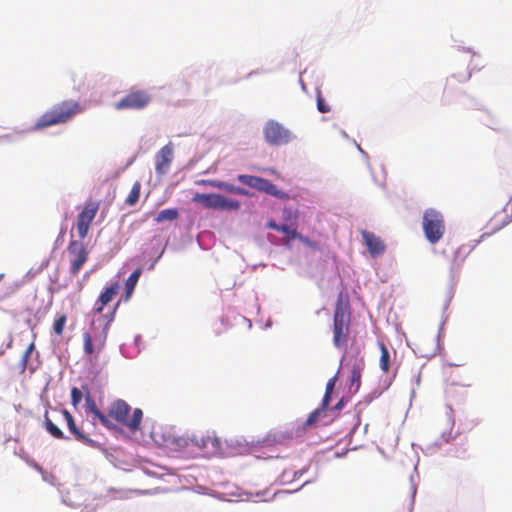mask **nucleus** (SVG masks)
I'll return each mask as SVG.
<instances>
[{
	"mask_svg": "<svg viewBox=\"0 0 512 512\" xmlns=\"http://www.w3.org/2000/svg\"><path fill=\"white\" fill-rule=\"evenodd\" d=\"M99 207V201L88 200L77 215L76 228L80 239L88 236L90 226L98 213Z\"/></svg>",
	"mask_w": 512,
	"mask_h": 512,
	"instance_id": "nucleus-10",
	"label": "nucleus"
},
{
	"mask_svg": "<svg viewBox=\"0 0 512 512\" xmlns=\"http://www.w3.org/2000/svg\"><path fill=\"white\" fill-rule=\"evenodd\" d=\"M118 284H112L109 287H106L105 290L100 294L98 301L96 302L94 312L97 314L102 313L104 306H106L113 297L117 294Z\"/></svg>",
	"mask_w": 512,
	"mask_h": 512,
	"instance_id": "nucleus-17",
	"label": "nucleus"
},
{
	"mask_svg": "<svg viewBox=\"0 0 512 512\" xmlns=\"http://www.w3.org/2000/svg\"><path fill=\"white\" fill-rule=\"evenodd\" d=\"M192 441L208 455H215L222 451V442L214 432L195 435Z\"/></svg>",
	"mask_w": 512,
	"mask_h": 512,
	"instance_id": "nucleus-12",
	"label": "nucleus"
},
{
	"mask_svg": "<svg viewBox=\"0 0 512 512\" xmlns=\"http://www.w3.org/2000/svg\"><path fill=\"white\" fill-rule=\"evenodd\" d=\"M321 414H323L322 409H316L313 412H311L305 422V426L309 427L315 424Z\"/></svg>",
	"mask_w": 512,
	"mask_h": 512,
	"instance_id": "nucleus-29",
	"label": "nucleus"
},
{
	"mask_svg": "<svg viewBox=\"0 0 512 512\" xmlns=\"http://www.w3.org/2000/svg\"><path fill=\"white\" fill-rule=\"evenodd\" d=\"M486 234H487V233H485V234H482V235H481V238H484Z\"/></svg>",
	"mask_w": 512,
	"mask_h": 512,
	"instance_id": "nucleus-41",
	"label": "nucleus"
},
{
	"mask_svg": "<svg viewBox=\"0 0 512 512\" xmlns=\"http://www.w3.org/2000/svg\"><path fill=\"white\" fill-rule=\"evenodd\" d=\"M236 194L243 195V196H248L249 195V191L244 189V188L238 187L237 190H236Z\"/></svg>",
	"mask_w": 512,
	"mask_h": 512,
	"instance_id": "nucleus-37",
	"label": "nucleus"
},
{
	"mask_svg": "<svg viewBox=\"0 0 512 512\" xmlns=\"http://www.w3.org/2000/svg\"><path fill=\"white\" fill-rule=\"evenodd\" d=\"M317 109L321 113H327L331 110L330 106L326 103L325 99L320 94L317 95Z\"/></svg>",
	"mask_w": 512,
	"mask_h": 512,
	"instance_id": "nucleus-31",
	"label": "nucleus"
},
{
	"mask_svg": "<svg viewBox=\"0 0 512 512\" xmlns=\"http://www.w3.org/2000/svg\"><path fill=\"white\" fill-rule=\"evenodd\" d=\"M364 244L366 245L369 253L373 256L382 255L385 252L386 246L380 237L374 233L363 230L361 232Z\"/></svg>",
	"mask_w": 512,
	"mask_h": 512,
	"instance_id": "nucleus-15",
	"label": "nucleus"
},
{
	"mask_svg": "<svg viewBox=\"0 0 512 512\" xmlns=\"http://www.w3.org/2000/svg\"><path fill=\"white\" fill-rule=\"evenodd\" d=\"M66 321L67 316L65 314H62L59 317H57V319H55L53 323V331L55 332V334H57L58 336H61L63 334Z\"/></svg>",
	"mask_w": 512,
	"mask_h": 512,
	"instance_id": "nucleus-27",
	"label": "nucleus"
},
{
	"mask_svg": "<svg viewBox=\"0 0 512 512\" xmlns=\"http://www.w3.org/2000/svg\"><path fill=\"white\" fill-rule=\"evenodd\" d=\"M152 97L146 90L131 89L114 107L116 110H142L151 102Z\"/></svg>",
	"mask_w": 512,
	"mask_h": 512,
	"instance_id": "nucleus-9",
	"label": "nucleus"
},
{
	"mask_svg": "<svg viewBox=\"0 0 512 512\" xmlns=\"http://www.w3.org/2000/svg\"><path fill=\"white\" fill-rule=\"evenodd\" d=\"M486 234H487V233H485V234H482V235H481V238H484Z\"/></svg>",
	"mask_w": 512,
	"mask_h": 512,
	"instance_id": "nucleus-42",
	"label": "nucleus"
},
{
	"mask_svg": "<svg viewBox=\"0 0 512 512\" xmlns=\"http://www.w3.org/2000/svg\"><path fill=\"white\" fill-rule=\"evenodd\" d=\"M192 201L194 203L202 204L205 208L214 210L236 211L240 208V202L238 200L226 198L215 193H196L194 194Z\"/></svg>",
	"mask_w": 512,
	"mask_h": 512,
	"instance_id": "nucleus-7",
	"label": "nucleus"
},
{
	"mask_svg": "<svg viewBox=\"0 0 512 512\" xmlns=\"http://www.w3.org/2000/svg\"><path fill=\"white\" fill-rule=\"evenodd\" d=\"M83 110L79 102L73 99L63 100L43 113L34 124L33 130L67 123Z\"/></svg>",
	"mask_w": 512,
	"mask_h": 512,
	"instance_id": "nucleus-2",
	"label": "nucleus"
},
{
	"mask_svg": "<svg viewBox=\"0 0 512 512\" xmlns=\"http://www.w3.org/2000/svg\"><path fill=\"white\" fill-rule=\"evenodd\" d=\"M343 404V401L341 400L337 405L335 406L336 409H339Z\"/></svg>",
	"mask_w": 512,
	"mask_h": 512,
	"instance_id": "nucleus-38",
	"label": "nucleus"
},
{
	"mask_svg": "<svg viewBox=\"0 0 512 512\" xmlns=\"http://www.w3.org/2000/svg\"><path fill=\"white\" fill-rule=\"evenodd\" d=\"M70 256V273L76 276L83 264L88 260V251L85 245L78 240H71L67 247Z\"/></svg>",
	"mask_w": 512,
	"mask_h": 512,
	"instance_id": "nucleus-11",
	"label": "nucleus"
},
{
	"mask_svg": "<svg viewBox=\"0 0 512 512\" xmlns=\"http://www.w3.org/2000/svg\"><path fill=\"white\" fill-rule=\"evenodd\" d=\"M62 414L66 420L69 431L74 435L75 439L84 444L91 445L93 441L79 430V428L76 426L72 414L65 409L62 411Z\"/></svg>",
	"mask_w": 512,
	"mask_h": 512,
	"instance_id": "nucleus-16",
	"label": "nucleus"
},
{
	"mask_svg": "<svg viewBox=\"0 0 512 512\" xmlns=\"http://www.w3.org/2000/svg\"><path fill=\"white\" fill-rule=\"evenodd\" d=\"M267 227L270 228V229H273L275 231H278L280 230L281 228V225L280 224H277L275 221L273 220H270L268 223H267Z\"/></svg>",
	"mask_w": 512,
	"mask_h": 512,
	"instance_id": "nucleus-36",
	"label": "nucleus"
},
{
	"mask_svg": "<svg viewBox=\"0 0 512 512\" xmlns=\"http://www.w3.org/2000/svg\"><path fill=\"white\" fill-rule=\"evenodd\" d=\"M351 331V306L347 293L338 294L333 315V345L346 349Z\"/></svg>",
	"mask_w": 512,
	"mask_h": 512,
	"instance_id": "nucleus-1",
	"label": "nucleus"
},
{
	"mask_svg": "<svg viewBox=\"0 0 512 512\" xmlns=\"http://www.w3.org/2000/svg\"><path fill=\"white\" fill-rule=\"evenodd\" d=\"M498 217L499 214H496L490 220V234L495 233L510 222V218L508 216H505L501 221H498Z\"/></svg>",
	"mask_w": 512,
	"mask_h": 512,
	"instance_id": "nucleus-25",
	"label": "nucleus"
},
{
	"mask_svg": "<svg viewBox=\"0 0 512 512\" xmlns=\"http://www.w3.org/2000/svg\"><path fill=\"white\" fill-rule=\"evenodd\" d=\"M363 371V362L356 363L353 365L351 370V378H350V390H354L356 392L361 385V377Z\"/></svg>",
	"mask_w": 512,
	"mask_h": 512,
	"instance_id": "nucleus-18",
	"label": "nucleus"
},
{
	"mask_svg": "<svg viewBox=\"0 0 512 512\" xmlns=\"http://www.w3.org/2000/svg\"><path fill=\"white\" fill-rule=\"evenodd\" d=\"M331 395L332 394L325 393L324 396H323L322 405H321V408H320V409H322L323 413H324L326 407L329 405V402H330V399H331Z\"/></svg>",
	"mask_w": 512,
	"mask_h": 512,
	"instance_id": "nucleus-35",
	"label": "nucleus"
},
{
	"mask_svg": "<svg viewBox=\"0 0 512 512\" xmlns=\"http://www.w3.org/2000/svg\"><path fill=\"white\" fill-rule=\"evenodd\" d=\"M141 273H142L141 269L138 268L135 271H133L130 274V276L128 277V279L126 280L125 287H126L127 296H130L133 293L134 288L141 276Z\"/></svg>",
	"mask_w": 512,
	"mask_h": 512,
	"instance_id": "nucleus-22",
	"label": "nucleus"
},
{
	"mask_svg": "<svg viewBox=\"0 0 512 512\" xmlns=\"http://www.w3.org/2000/svg\"><path fill=\"white\" fill-rule=\"evenodd\" d=\"M216 187L234 194H236V190L238 188V186L226 182H219L216 184Z\"/></svg>",
	"mask_w": 512,
	"mask_h": 512,
	"instance_id": "nucleus-32",
	"label": "nucleus"
},
{
	"mask_svg": "<svg viewBox=\"0 0 512 512\" xmlns=\"http://www.w3.org/2000/svg\"><path fill=\"white\" fill-rule=\"evenodd\" d=\"M140 191H141V183L139 181H136L133 184L131 191L128 194L127 198L125 199V203L129 206H134L139 200Z\"/></svg>",
	"mask_w": 512,
	"mask_h": 512,
	"instance_id": "nucleus-21",
	"label": "nucleus"
},
{
	"mask_svg": "<svg viewBox=\"0 0 512 512\" xmlns=\"http://www.w3.org/2000/svg\"><path fill=\"white\" fill-rule=\"evenodd\" d=\"M173 147L171 143L163 146L156 154L155 171L158 175H165L173 161Z\"/></svg>",
	"mask_w": 512,
	"mask_h": 512,
	"instance_id": "nucleus-14",
	"label": "nucleus"
},
{
	"mask_svg": "<svg viewBox=\"0 0 512 512\" xmlns=\"http://www.w3.org/2000/svg\"><path fill=\"white\" fill-rule=\"evenodd\" d=\"M4 275L0 274V281L3 279Z\"/></svg>",
	"mask_w": 512,
	"mask_h": 512,
	"instance_id": "nucleus-40",
	"label": "nucleus"
},
{
	"mask_svg": "<svg viewBox=\"0 0 512 512\" xmlns=\"http://www.w3.org/2000/svg\"><path fill=\"white\" fill-rule=\"evenodd\" d=\"M336 380H337V375H335L334 377H332L328 380V382L326 384V388H325V393L332 394L334 387H335Z\"/></svg>",
	"mask_w": 512,
	"mask_h": 512,
	"instance_id": "nucleus-33",
	"label": "nucleus"
},
{
	"mask_svg": "<svg viewBox=\"0 0 512 512\" xmlns=\"http://www.w3.org/2000/svg\"><path fill=\"white\" fill-rule=\"evenodd\" d=\"M82 400V392L77 388L71 389V403L74 407H77Z\"/></svg>",
	"mask_w": 512,
	"mask_h": 512,
	"instance_id": "nucleus-28",
	"label": "nucleus"
},
{
	"mask_svg": "<svg viewBox=\"0 0 512 512\" xmlns=\"http://www.w3.org/2000/svg\"><path fill=\"white\" fill-rule=\"evenodd\" d=\"M422 229L429 243L439 242L446 230L443 214L434 208L426 209L423 213Z\"/></svg>",
	"mask_w": 512,
	"mask_h": 512,
	"instance_id": "nucleus-4",
	"label": "nucleus"
},
{
	"mask_svg": "<svg viewBox=\"0 0 512 512\" xmlns=\"http://www.w3.org/2000/svg\"><path fill=\"white\" fill-rule=\"evenodd\" d=\"M290 212H291L290 210H287V209L284 210V214H286V213L290 214Z\"/></svg>",
	"mask_w": 512,
	"mask_h": 512,
	"instance_id": "nucleus-39",
	"label": "nucleus"
},
{
	"mask_svg": "<svg viewBox=\"0 0 512 512\" xmlns=\"http://www.w3.org/2000/svg\"><path fill=\"white\" fill-rule=\"evenodd\" d=\"M471 77V73L469 71H466L460 76V79H457L455 75H452L446 80V85L444 90L445 91H451L455 88L456 82L464 83L467 82Z\"/></svg>",
	"mask_w": 512,
	"mask_h": 512,
	"instance_id": "nucleus-23",
	"label": "nucleus"
},
{
	"mask_svg": "<svg viewBox=\"0 0 512 512\" xmlns=\"http://www.w3.org/2000/svg\"><path fill=\"white\" fill-rule=\"evenodd\" d=\"M238 181L243 184L247 185L251 188H254L258 191L265 192L269 195H272L278 199L281 200H288L289 195L281 191L277 188L276 185H274L270 180L261 178L258 176L248 175V174H241L238 176Z\"/></svg>",
	"mask_w": 512,
	"mask_h": 512,
	"instance_id": "nucleus-8",
	"label": "nucleus"
},
{
	"mask_svg": "<svg viewBox=\"0 0 512 512\" xmlns=\"http://www.w3.org/2000/svg\"><path fill=\"white\" fill-rule=\"evenodd\" d=\"M34 343H31L27 349L25 350L24 354L22 355V358H21V366H22V371H24L27 367V363H28V359L30 357V354L32 353V351L34 350Z\"/></svg>",
	"mask_w": 512,
	"mask_h": 512,
	"instance_id": "nucleus-30",
	"label": "nucleus"
},
{
	"mask_svg": "<svg viewBox=\"0 0 512 512\" xmlns=\"http://www.w3.org/2000/svg\"><path fill=\"white\" fill-rule=\"evenodd\" d=\"M118 306L119 303L115 305L110 320L107 322L101 332H96L93 334L90 332L83 333V350L84 354L88 357L90 362L96 360L101 351L104 349L107 339L108 326L109 323L113 320V316Z\"/></svg>",
	"mask_w": 512,
	"mask_h": 512,
	"instance_id": "nucleus-5",
	"label": "nucleus"
},
{
	"mask_svg": "<svg viewBox=\"0 0 512 512\" xmlns=\"http://www.w3.org/2000/svg\"><path fill=\"white\" fill-rule=\"evenodd\" d=\"M265 141L272 146H282L295 139V135L282 123L270 119L263 127Z\"/></svg>",
	"mask_w": 512,
	"mask_h": 512,
	"instance_id": "nucleus-6",
	"label": "nucleus"
},
{
	"mask_svg": "<svg viewBox=\"0 0 512 512\" xmlns=\"http://www.w3.org/2000/svg\"><path fill=\"white\" fill-rule=\"evenodd\" d=\"M85 411L87 414L92 415L93 422L97 420L108 430H116V425L110 421V419L106 417V414L97 407L95 400L89 392L85 397Z\"/></svg>",
	"mask_w": 512,
	"mask_h": 512,
	"instance_id": "nucleus-13",
	"label": "nucleus"
},
{
	"mask_svg": "<svg viewBox=\"0 0 512 512\" xmlns=\"http://www.w3.org/2000/svg\"><path fill=\"white\" fill-rule=\"evenodd\" d=\"M381 355L379 359V365L384 373H388L390 370V353L388 348L383 342L378 343Z\"/></svg>",
	"mask_w": 512,
	"mask_h": 512,
	"instance_id": "nucleus-19",
	"label": "nucleus"
},
{
	"mask_svg": "<svg viewBox=\"0 0 512 512\" xmlns=\"http://www.w3.org/2000/svg\"><path fill=\"white\" fill-rule=\"evenodd\" d=\"M45 427L46 430L56 439H64V434L62 430L55 425L48 417L47 413L45 414Z\"/></svg>",
	"mask_w": 512,
	"mask_h": 512,
	"instance_id": "nucleus-24",
	"label": "nucleus"
},
{
	"mask_svg": "<svg viewBox=\"0 0 512 512\" xmlns=\"http://www.w3.org/2000/svg\"><path fill=\"white\" fill-rule=\"evenodd\" d=\"M299 241L304 243L305 245H308L310 247H316V243L312 242L308 237L303 236L302 234L298 233V236L296 237Z\"/></svg>",
	"mask_w": 512,
	"mask_h": 512,
	"instance_id": "nucleus-34",
	"label": "nucleus"
},
{
	"mask_svg": "<svg viewBox=\"0 0 512 512\" xmlns=\"http://www.w3.org/2000/svg\"><path fill=\"white\" fill-rule=\"evenodd\" d=\"M279 232L286 235L287 241H285L284 243L287 246L289 245L288 242L290 240H295L296 237L298 236V232H297L296 228L289 226V225H281Z\"/></svg>",
	"mask_w": 512,
	"mask_h": 512,
	"instance_id": "nucleus-26",
	"label": "nucleus"
},
{
	"mask_svg": "<svg viewBox=\"0 0 512 512\" xmlns=\"http://www.w3.org/2000/svg\"><path fill=\"white\" fill-rule=\"evenodd\" d=\"M130 412L131 406L125 400L117 399L110 404L106 417L116 425V429L120 425L130 432H136L141 429L143 412L140 408H135L129 417Z\"/></svg>",
	"mask_w": 512,
	"mask_h": 512,
	"instance_id": "nucleus-3",
	"label": "nucleus"
},
{
	"mask_svg": "<svg viewBox=\"0 0 512 512\" xmlns=\"http://www.w3.org/2000/svg\"><path fill=\"white\" fill-rule=\"evenodd\" d=\"M179 212L176 208H168L160 211L155 221L158 223L165 222V221H174L178 218Z\"/></svg>",
	"mask_w": 512,
	"mask_h": 512,
	"instance_id": "nucleus-20",
	"label": "nucleus"
}]
</instances>
